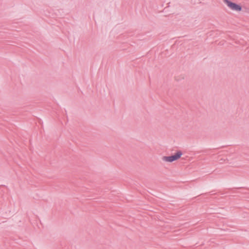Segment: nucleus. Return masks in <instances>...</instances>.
<instances>
[{"label": "nucleus", "mask_w": 249, "mask_h": 249, "mask_svg": "<svg viewBox=\"0 0 249 249\" xmlns=\"http://www.w3.org/2000/svg\"><path fill=\"white\" fill-rule=\"evenodd\" d=\"M182 155L181 151H178L175 155L171 156H163L162 158V160L166 162H172L179 159Z\"/></svg>", "instance_id": "nucleus-1"}, {"label": "nucleus", "mask_w": 249, "mask_h": 249, "mask_svg": "<svg viewBox=\"0 0 249 249\" xmlns=\"http://www.w3.org/2000/svg\"><path fill=\"white\" fill-rule=\"evenodd\" d=\"M224 2L231 10L236 11H240L242 10V7L235 3L232 2L229 0H224Z\"/></svg>", "instance_id": "nucleus-2"}]
</instances>
